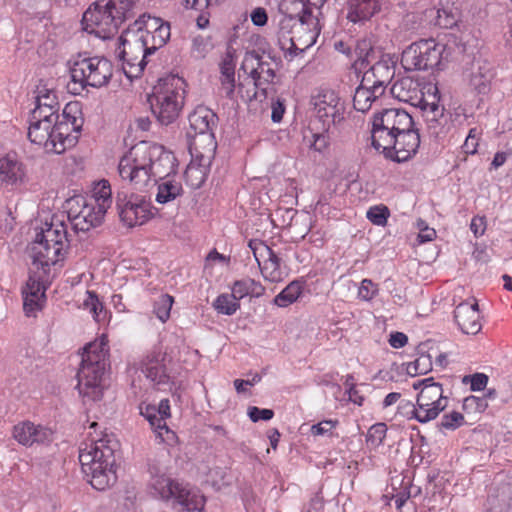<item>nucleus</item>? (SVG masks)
Instances as JSON below:
<instances>
[{"mask_svg": "<svg viewBox=\"0 0 512 512\" xmlns=\"http://www.w3.org/2000/svg\"><path fill=\"white\" fill-rule=\"evenodd\" d=\"M113 74L111 61L104 57H91L77 61L70 70L71 83L68 85L73 94H80L90 86L100 88L108 84Z\"/></svg>", "mask_w": 512, "mask_h": 512, "instance_id": "9", "label": "nucleus"}, {"mask_svg": "<svg viewBox=\"0 0 512 512\" xmlns=\"http://www.w3.org/2000/svg\"><path fill=\"white\" fill-rule=\"evenodd\" d=\"M391 93L399 101L414 105L415 101H418L420 98V84L411 77H403L394 82L391 87Z\"/></svg>", "mask_w": 512, "mask_h": 512, "instance_id": "32", "label": "nucleus"}, {"mask_svg": "<svg viewBox=\"0 0 512 512\" xmlns=\"http://www.w3.org/2000/svg\"><path fill=\"white\" fill-rule=\"evenodd\" d=\"M83 308L88 310L95 320L97 318H102V320L107 318L108 312L94 291L86 292V298L83 301Z\"/></svg>", "mask_w": 512, "mask_h": 512, "instance_id": "44", "label": "nucleus"}, {"mask_svg": "<svg viewBox=\"0 0 512 512\" xmlns=\"http://www.w3.org/2000/svg\"><path fill=\"white\" fill-rule=\"evenodd\" d=\"M214 308L218 311V313L224 315H232L239 309L240 304L239 301L235 298V295L232 293H223L220 294L213 303Z\"/></svg>", "mask_w": 512, "mask_h": 512, "instance_id": "46", "label": "nucleus"}, {"mask_svg": "<svg viewBox=\"0 0 512 512\" xmlns=\"http://www.w3.org/2000/svg\"><path fill=\"white\" fill-rule=\"evenodd\" d=\"M301 292V284L298 281H292L274 298V303L279 307H287L298 299Z\"/></svg>", "mask_w": 512, "mask_h": 512, "instance_id": "42", "label": "nucleus"}, {"mask_svg": "<svg viewBox=\"0 0 512 512\" xmlns=\"http://www.w3.org/2000/svg\"><path fill=\"white\" fill-rule=\"evenodd\" d=\"M452 56V48L435 39H421L410 44L401 56V65L406 71H425L439 68Z\"/></svg>", "mask_w": 512, "mask_h": 512, "instance_id": "8", "label": "nucleus"}, {"mask_svg": "<svg viewBox=\"0 0 512 512\" xmlns=\"http://www.w3.org/2000/svg\"><path fill=\"white\" fill-rule=\"evenodd\" d=\"M115 446L114 441L103 437L83 443L79 449L82 471L97 490H105L116 481Z\"/></svg>", "mask_w": 512, "mask_h": 512, "instance_id": "3", "label": "nucleus"}, {"mask_svg": "<svg viewBox=\"0 0 512 512\" xmlns=\"http://www.w3.org/2000/svg\"><path fill=\"white\" fill-rule=\"evenodd\" d=\"M167 24L169 23L159 17L143 14L123 31V41L128 44L129 39L132 38V33L135 38H138L140 35H143L144 38L145 34L154 33V31Z\"/></svg>", "mask_w": 512, "mask_h": 512, "instance_id": "29", "label": "nucleus"}, {"mask_svg": "<svg viewBox=\"0 0 512 512\" xmlns=\"http://www.w3.org/2000/svg\"><path fill=\"white\" fill-rule=\"evenodd\" d=\"M355 52L357 54V61H361V64L364 62L369 63V55L372 52V46L370 41L362 40L359 41L356 45Z\"/></svg>", "mask_w": 512, "mask_h": 512, "instance_id": "61", "label": "nucleus"}, {"mask_svg": "<svg viewBox=\"0 0 512 512\" xmlns=\"http://www.w3.org/2000/svg\"><path fill=\"white\" fill-rule=\"evenodd\" d=\"M134 7L133 0H96L83 13L82 28L102 40L110 39L134 16Z\"/></svg>", "mask_w": 512, "mask_h": 512, "instance_id": "4", "label": "nucleus"}, {"mask_svg": "<svg viewBox=\"0 0 512 512\" xmlns=\"http://www.w3.org/2000/svg\"><path fill=\"white\" fill-rule=\"evenodd\" d=\"M249 247L258 263L263 277L270 282H279L283 279L281 259L264 242L250 240Z\"/></svg>", "mask_w": 512, "mask_h": 512, "instance_id": "21", "label": "nucleus"}, {"mask_svg": "<svg viewBox=\"0 0 512 512\" xmlns=\"http://www.w3.org/2000/svg\"><path fill=\"white\" fill-rule=\"evenodd\" d=\"M378 293V285L371 279H363L358 289V296L360 299L369 301L373 299Z\"/></svg>", "mask_w": 512, "mask_h": 512, "instance_id": "59", "label": "nucleus"}, {"mask_svg": "<svg viewBox=\"0 0 512 512\" xmlns=\"http://www.w3.org/2000/svg\"><path fill=\"white\" fill-rule=\"evenodd\" d=\"M413 388L419 390L417 398L422 402H434L436 405L443 406V410L447 407V400L443 396V388L440 383L434 382L433 378H425L413 383Z\"/></svg>", "mask_w": 512, "mask_h": 512, "instance_id": "30", "label": "nucleus"}, {"mask_svg": "<svg viewBox=\"0 0 512 512\" xmlns=\"http://www.w3.org/2000/svg\"><path fill=\"white\" fill-rule=\"evenodd\" d=\"M139 369L153 387L173 395L183 389L186 381L183 366L175 359L173 351L163 346L154 347L142 359Z\"/></svg>", "mask_w": 512, "mask_h": 512, "instance_id": "5", "label": "nucleus"}, {"mask_svg": "<svg viewBox=\"0 0 512 512\" xmlns=\"http://www.w3.org/2000/svg\"><path fill=\"white\" fill-rule=\"evenodd\" d=\"M485 315L479 311V305L476 301L474 302H462L454 310V320H460L464 318L478 320L483 318Z\"/></svg>", "mask_w": 512, "mask_h": 512, "instance_id": "47", "label": "nucleus"}, {"mask_svg": "<svg viewBox=\"0 0 512 512\" xmlns=\"http://www.w3.org/2000/svg\"><path fill=\"white\" fill-rule=\"evenodd\" d=\"M189 129L187 136L193 138L192 142L198 141V149L201 143L207 142L206 147H213L216 150L214 129L217 126L218 116L207 107H197L189 115Z\"/></svg>", "mask_w": 512, "mask_h": 512, "instance_id": "18", "label": "nucleus"}, {"mask_svg": "<svg viewBox=\"0 0 512 512\" xmlns=\"http://www.w3.org/2000/svg\"><path fill=\"white\" fill-rule=\"evenodd\" d=\"M375 79L378 81V87L383 86L384 90L386 86L390 83L391 79L394 76V67L391 66L388 61H378L374 63L370 69Z\"/></svg>", "mask_w": 512, "mask_h": 512, "instance_id": "43", "label": "nucleus"}, {"mask_svg": "<svg viewBox=\"0 0 512 512\" xmlns=\"http://www.w3.org/2000/svg\"><path fill=\"white\" fill-rule=\"evenodd\" d=\"M279 12L283 16L302 20V23L315 24L312 11L307 9L303 0H282L279 4Z\"/></svg>", "mask_w": 512, "mask_h": 512, "instance_id": "35", "label": "nucleus"}, {"mask_svg": "<svg viewBox=\"0 0 512 512\" xmlns=\"http://www.w3.org/2000/svg\"><path fill=\"white\" fill-rule=\"evenodd\" d=\"M185 80L169 74L158 79L148 95L151 112L161 125H169L178 117L185 100Z\"/></svg>", "mask_w": 512, "mask_h": 512, "instance_id": "6", "label": "nucleus"}, {"mask_svg": "<svg viewBox=\"0 0 512 512\" xmlns=\"http://www.w3.org/2000/svg\"><path fill=\"white\" fill-rule=\"evenodd\" d=\"M45 225L46 228L36 234L32 247L33 265L44 271L61 259L68 243V232L64 223Z\"/></svg>", "mask_w": 512, "mask_h": 512, "instance_id": "7", "label": "nucleus"}, {"mask_svg": "<svg viewBox=\"0 0 512 512\" xmlns=\"http://www.w3.org/2000/svg\"><path fill=\"white\" fill-rule=\"evenodd\" d=\"M170 30V24H167L161 27L159 30L154 31V33L145 34L144 38L143 35L135 38L132 33V38L128 41L129 53L136 50L138 56L153 54L159 48L163 47L170 39Z\"/></svg>", "mask_w": 512, "mask_h": 512, "instance_id": "22", "label": "nucleus"}, {"mask_svg": "<svg viewBox=\"0 0 512 512\" xmlns=\"http://www.w3.org/2000/svg\"><path fill=\"white\" fill-rule=\"evenodd\" d=\"M381 9V0H348L347 19L354 24H365Z\"/></svg>", "mask_w": 512, "mask_h": 512, "instance_id": "25", "label": "nucleus"}, {"mask_svg": "<svg viewBox=\"0 0 512 512\" xmlns=\"http://www.w3.org/2000/svg\"><path fill=\"white\" fill-rule=\"evenodd\" d=\"M410 410L406 413L408 419H414L420 423H427L437 418L443 411V406L436 405L434 402H422L420 398L416 399V404L406 403Z\"/></svg>", "mask_w": 512, "mask_h": 512, "instance_id": "33", "label": "nucleus"}, {"mask_svg": "<svg viewBox=\"0 0 512 512\" xmlns=\"http://www.w3.org/2000/svg\"><path fill=\"white\" fill-rule=\"evenodd\" d=\"M151 493L160 499H175L188 512H201L205 505V498L196 489L188 484L173 481L165 475H155L150 481Z\"/></svg>", "mask_w": 512, "mask_h": 512, "instance_id": "10", "label": "nucleus"}, {"mask_svg": "<svg viewBox=\"0 0 512 512\" xmlns=\"http://www.w3.org/2000/svg\"><path fill=\"white\" fill-rule=\"evenodd\" d=\"M414 126L412 116L403 109H383L375 114L372 122V144L391 140V135L408 130Z\"/></svg>", "mask_w": 512, "mask_h": 512, "instance_id": "12", "label": "nucleus"}, {"mask_svg": "<svg viewBox=\"0 0 512 512\" xmlns=\"http://www.w3.org/2000/svg\"><path fill=\"white\" fill-rule=\"evenodd\" d=\"M492 78V64L481 57L474 58L470 74V85L473 89L479 94H485L489 90Z\"/></svg>", "mask_w": 512, "mask_h": 512, "instance_id": "28", "label": "nucleus"}, {"mask_svg": "<svg viewBox=\"0 0 512 512\" xmlns=\"http://www.w3.org/2000/svg\"><path fill=\"white\" fill-rule=\"evenodd\" d=\"M116 208L121 221L128 227L143 225L153 215L145 197L120 191L116 196Z\"/></svg>", "mask_w": 512, "mask_h": 512, "instance_id": "17", "label": "nucleus"}, {"mask_svg": "<svg viewBox=\"0 0 512 512\" xmlns=\"http://www.w3.org/2000/svg\"><path fill=\"white\" fill-rule=\"evenodd\" d=\"M512 511V486L503 484L490 492L487 498V512Z\"/></svg>", "mask_w": 512, "mask_h": 512, "instance_id": "34", "label": "nucleus"}, {"mask_svg": "<svg viewBox=\"0 0 512 512\" xmlns=\"http://www.w3.org/2000/svg\"><path fill=\"white\" fill-rule=\"evenodd\" d=\"M338 422L336 420H324L312 425L310 431L313 436H333V431Z\"/></svg>", "mask_w": 512, "mask_h": 512, "instance_id": "58", "label": "nucleus"}, {"mask_svg": "<svg viewBox=\"0 0 512 512\" xmlns=\"http://www.w3.org/2000/svg\"><path fill=\"white\" fill-rule=\"evenodd\" d=\"M379 97L380 95H376L370 90H365L358 86L353 97V106L357 111L367 112L371 108L372 103Z\"/></svg>", "mask_w": 512, "mask_h": 512, "instance_id": "45", "label": "nucleus"}, {"mask_svg": "<svg viewBox=\"0 0 512 512\" xmlns=\"http://www.w3.org/2000/svg\"><path fill=\"white\" fill-rule=\"evenodd\" d=\"M139 412L149 422L158 442L172 445L176 441V434L166 424L171 415L168 399H162L158 406L142 402Z\"/></svg>", "mask_w": 512, "mask_h": 512, "instance_id": "19", "label": "nucleus"}, {"mask_svg": "<svg viewBox=\"0 0 512 512\" xmlns=\"http://www.w3.org/2000/svg\"><path fill=\"white\" fill-rule=\"evenodd\" d=\"M437 24L445 29L453 28L459 20L458 12L448 8L439 9L437 12Z\"/></svg>", "mask_w": 512, "mask_h": 512, "instance_id": "52", "label": "nucleus"}, {"mask_svg": "<svg viewBox=\"0 0 512 512\" xmlns=\"http://www.w3.org/2000/svg\"><path fill=\"white\" fill-rule=\"evenodd\" d=\"M77 114H81L79 104L77 102H70L65 105L62 114L58 113V122L64 123L68 126L69 134H76L79 136L83 125V119Z\"/></svg>", "mask_w": 512, "mask_h": 512, "instance_id": "36", "label": "nucleus"}, {"mask_svg": "<svg viewBox=\"0 0 512 512\" xmlns=\"http://www.w3.org/2000/svg\"><path fill=\"white\" fill-rule=\"evenodd\" d=\"M247 414L252 422H258L260 420L268 421L274 416L273 410L255 406L249 407Z\"/></svg>", "mask_w": 512, "mask_h": 512, "instance_id": "60", "label": "nucleus"}, {"mask_svg": "<svg viewBox=\"0 0 512 512\" xmlns=\"http://www.w3.org/2000/svg\"><path fill=\"white\" fill-rule=\"evenodd\" d=\"M183 189L180 182L170 179H164L158 184L156 201L160 204L168 203L178 196L182 195Z\"/></svg>", "mask_w": 512, "mask_h": 512, "instance_id": "41", "label": "nucleus"}, {"mask_svg": "<svg viewBox=\"0 0 512 512\" xmlns=\"http://www.w3.org/2000/svg\"><path fill=\"white\" fill-rule=\"evenodd\" d=\"M241 70L244 71L253 81V93L250 94L247 91L246 96L241 94L243 99H256L257 98V90L260 89L263 94L266 93V89L262 87L263 84H270L273 82L275 78V70L272 67V63L268 60H265L262 55L258 52L252 50L247 51L244 55ZM243 85H238V92L242 93Z\"/></svg>", "mask_w": 512, "mask_h": 512, "instance_id": "13", "label": "nucleus"}, {"mask_svg": "<svg viewBox=\"0 0 512 512\" xmlns=\"http://www.w3.org/2000/svg\"><path fill=\"white\" fill-rule=\"evenodd\" d=\"M418 228L420 230L418 234V240L420 243L429 242L435 238V230L433 228H429L428 226H426L424 221H419Z\"/></svg>", "mask_w": 512, "mask_h": 512, "instance_id": "64", "label": "nucleus"}, {"mask_svg": "<svg viewBox=\"0 0 512 512\" xmlns=\"http://www.w3.org/2000/svg\"><path fill=\"white\" fill-rule=\"evenodd\" d=\"M231 293L235 295V298L239 301L240 299L250 297H260L264 294L265 288L258 281L252 278H243L233 283Z\"/></svg>", "mask_w": 512, "mask_h": 512, "instance_id": "37", "label": "nucleus"}, {"mask_svg": "<svg viewBox=\"0 0 512 512\" xmlns=\"http://www.w3.org/2000/svg\"><path fill=\"white\" fill-rule=\"evenodd\" d=\"M25 176L23 164L15 157L6 155L0 159V181L5 185H17Z\"/></svg>", "mask_w": 512, "mask_h": 512, "instance_id": "31", "label": "nucleus"}, {"mask_svg": "<svg viewBox=\"0 0 512 512\" xmlns=\"http://www.w3.org/2000/svg\"><path fill=\"white\" fill-rule=\"evenodd\" d=\"M488 407L486 398L478 396H468L463 401V408L468 412H484Z\"/></svg>", "mask_w": 512, "mask_h": 512, "instance_id": "56", "label": "nucleus"}, {"mask_svg": "<svg viewBox=\"0 0 512 512\" xmlns=\"http://www.w3.org/2000/svg\"><path fill=\"white\" fill-rule=\"evenodd\" d=\"M444 111V107L439 105V103L437 102L425 103L423 106L425 121L428 125L429 130L433 134L438 135L440 133V128L446 121Z\"/></svg>", "mask_w": 512, "mask_h": 512, "instance_id": "38", "label": "nucleus"}, {"mask_svg": "<svg viewBox=\"0 0 512 512\" xmlns=\"http://www.w3.org/2000/svg\"><path fill=\"white\" fill-rule=\"evenodd\" d=\"M174 298L168 294H163L154 302V313L158 320H168Z\"/></svg>", "mask_w": 512, "mask_h": 512, "instance_id": "50", "label": "nucleus"}, {"mask_svg": "<svg viewBox=\"0 0 512 512\" xmlns=\"http://www.w3.org/2000/svg\"><path fill=\"white\" fill-rule=\"evenodd\" d=\"M359 87L365 90H370L371 92L380 96H382L385 92L383 86L378 87V81L375 79V76H373V73L369 69L364 72Z\"/></svg>", "mask_w": 512, "mask_h": 512, "instance_id": "57", "label": "nucleus"}, {"mask_svg": "<svg viewBox=\"0 0 512 512\" xmlns=\"http://www.w3.org/2000/svg\"><path fill=\"white\" fill-rule=\"evenodd\" d=\"M464 423V417L460 412L452 411L447 414H444L441 418L440 426L441 428L447 430H455L462 426Z\"/></svg>", "mask_w": 512, "mask_h": 512, "instance_id": "54", "label": "nucleus"}, {"mask_svg": "<svg viewBox=\"0 0 512 512\" xmlns=\"http://www.w3.org/2000/svg\"><path fill=\"white\" fill-rule=\"evenodd\" d=\"M122 49L119 51V59L122 61V70L129 80L139 78L147 64L145 56H138L136 50L129 53V45L124 43L123 34L119 38Z\"/></svg>", "mask_w": 512, "mask_h": 512, "instance_id": "26", "label": "nucleus"}, {"mask_svg": "<svg viewBox=\"0 0 512 512\" xmlns=\"http://www.w3.org/2000/svg\"><path fill=\"white\" fill-rule=\"evenodd\" d=\"M314 23H302V20L280 16L277 38L282 51L295 56L297 51H303L314 43L311 27Z\"/></svg>", "mask_w": 512, "mask_h": 512, "instance_id": "11", "label": "nucleus"}, {"mask_svg": "<svg viewBox=\"0 0 512 512\" xmlns=\"http://www.w3.org/2000/svg\"><path fill=\"white\" fill-rule=\"evenodd\" d=\"M46 287L41 277L36 273H31L22 290L23 310L26 317H36V312L42 308L45 301Z\"/></svg>", "mask_w": 512, "mask_h": 512, "instance_id": "23", "label": "nucleus"}, {"mask_svg": "<svg viewBox=\"0 0 512 512\" xmlns=\"http://www.w3.org/2000/svg\"><path fill=\"white\" fill-rule=\"evenodd\" d=\"M60 107H46L43 105H36L35 109L31 112V119L36 120H49V121H58V111Z\"/></svg>", "mask_w": 512, "mask_h": 512, "instance_id": "53", "label": "nucleus"}, {"mask_svg": "<svg viewBox=\"0 0 512 512\" xmlns=\"http://www.w3.org/2000/svg\"><path fill=\"white\" fill-rule=\"evenodd\" d=\"M390 216L389 209L384 205H375L368 209L366 213L367 219L377 226H385Z\"/></svg>", "mask_w": 512, "mask_h": 512, "instance_id": "51", "label": "nucleus"}, {"mask_svg": "<svg viewBox=\"0 0 512 512\" xmlns=\"http://www.w3.org/2000/svg\"><path fill=\"white\" fill-rule=\"evenodd\" d=\"M250 18L255 26L263 27L267 24L268 14L265 8L256 7L251 11Z\"/></svg>", "mask_w": 512, "mask_h": 512, "instance_id": "63", "label": "nucleus"}, {"mask_svg": "<svg viewBox=\"0 0 512 512\" xmlns=\"http://www.w3.org/2000/svg\"><path fill=\"white\" fill-rule=\"evenodd\" d=\"M190 153L192 160L184 172V179L191 188L198 189L206 180L215 151L212 146L201 151L198 149V141H195L190 143Z\"/></svg>", "mask_w": 512, "mask_h": 512, "instance_id": "20", "label": "nucleus"}, {"mask_svg": "<svg viewBox=\"0 0 512 512\" xmlns=\"http://www.w3.org/2000/svg\"><path fill=\"white\" fill-rule=\"evenodd\" d=\"M67 204L68 219L76 233L87 232L91 228L99 226L107 212L104 210V206L96 207L83 196L71 198Z\"/></svg>", "mask_w": 512, "mask_h": 512, "instance_id": "14", "label": "nucleus"}, {"mask_svg": "<svg viewBox=\"0 0 512 512\" xmlns=\"http://www.w3.org/2000/svg\"><path fill=\"white\" fill-rule=\"evenodd\" d=\"M223 0H181V4L186 9L202 10L211 5H217Z\"/></svg>", "mask_w": 512, "mask_h": 512, "instance_id": "62", "label": "nucleus"}, {"mask_svg": "<svg viewBox=\"0 0 512 512\" xmlns=\"http://www.w3.org/2000/svg\"><path fill=\"white\" fill-rule=\"evenodd\" d=\"M52 431L41 425L31 422L19 423L14 427L13 436L22 445L30 446L34 443L49 441Z\"/></svg>", "mask_w": 512, "mask_h": 512, "instance_id": "27", "label": "nucleus"}, {"mask_svg": "<svg viewBox=\"0 0 512 512\" xmlns=\"http://www.w3.org/2000/svg\"><path fill=\"white\" fill-rule=\"evenodd\" d=\"M311 104L325 131L344 120L345 105L334 90L321 89L312 96Z\"/></svg>", "mask_w": 512, "mask_h": 512, "instance_id": "16", "label": "nucleus"}, {"mask_svg": "<svg viewBox=\"0 0 512 512\" xmlns=\"http://www.w3.org/2000/svg\"><path fill=\"white\" fill-rule=\"evenodd\" d=\"M420 145V135L414 126L408 130L391 135V140H381L379 145L372 144L377 150L396 162H405L414 156Z\"/></svg>", "mask_w": 512, "mask_h": 512, "instance_id": "15", "label": "nucleus"}, {"mask_svg": "<svg viewBox=\"0 0 512 512\" xmlns=\"http://www.w3.org/2000/svg\"><path fill=\"white\" fill-rule=\"evenodd\" d=\"M53 121L49 120H36L30 118V124L28 128V139L31 143L36 144L44 149V145L49 140V129L52 128Z\"/></svg>", "mask_w": 512, "mask_h": 512, "instance_id": "39", "label": "nucleus"}, {"mask_svg": "<svg viewBox=\"0 0 512 512\" xmlns=\"http://www.w3.org/2000/svg\"><path fill=\"white\" fill-rule=\"evenodd\" d=\"M488 380L489 378L486 374L475 373L464 376L462 382L464 384H470V389L472 391H482L486 388Z\"/></svg>", "mask_w": 512, "mask_h": 512, "instance_id": "55", "label": "nucleus"}, {"mask_svg": "<svg viewBox=\"0 0 512 512\" xmlns=\"http://www.w3.org/2000/svg\"><path fill=\"white\" fill-rule=\"evenodd\" d=\"M432 369L431 356L428 354L419 355L413 362H410L406 366L407 374L410 376H416L419 374H426Z\"/></svg>", "mask_w": 512, "mask_h": 512, "instance_id": "48", "label": "nucleus"}, {"mask_svg": "<svg viewBox=\"0 0 512 512\" xmlns=\"http://www.w3.org/2000/svg\"><path fill=\"white\" fill-rule=\"evenodd\" d=\"M111 186L107 180H101L95 184L92 190V195L90 198H87L88 202L93 204L96 207L104 206V210L111 206Z\"/></svg>", "mask_w": 512, "mask_h": 512, "instance_id": "40", "label": "nucleus"}, {"mask_svg": "<svg viewBox=\"0 0 512 512\" xmlns=\"http://www.w3.org/2000/svg\"><path fill=\"white\" fill-rule=\"evenodd\" d=\"M49 131V140L44 145L47 153L62 154L67 149L74 147L78 142V135L69 134V128L64 123L58 121L53 122Z\"/></svg>", "mask_w": 512, "mask_h": 512, "instance_id": "24", "label": "nucleus"}, {"mask_svg": "<svg viewBox=\"0 0 512 512\" xmlns=\"http://www.w3.org/2000/svg\"><path fill=\"white\" fill-rule=\"evenodd\" d=\"M109 367L108 340L102 335L83 348L76 388L84 402H97L102 399Z\"/></svg>", "mask_w": 512, "mask_h": 512, "instance_id": "2", "label": "nucleus"}, {"mask_svg": "<svg viewBox=\"0 0 512 512\" xmlns=\"http://www.w3.org/2000/svg\"><path fill=\"white\" fill-rule=\"evenodd\" d=\"M175 161L174 155L164 146L141 141L120 159L118 171L123 180L142 189L151 181L158 183L174 173Z\"/></svg>", "mask_w": 512, "mask_h": 512, "instance_id": "1", "label": "nucleus"}, {"mask_svg": "<svg viewBox=\"0 0 512 512\" xmlns=\"http://www.w3.org/2000/svg\"><path fill=\"white\" fill-rule=\"evenodd\" d=\"M387 433V426L385 423H377L370 427L366 436L367 445L376 449L382 445Z\"/></svg>", "mask_w": 512, "mask_h": 512, "instance_id": "49", "label": "nucleus"}]
</instances>
